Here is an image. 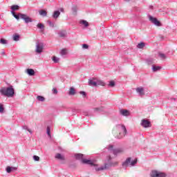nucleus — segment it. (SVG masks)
Instances as JSON below:
<instances>
[{
  "label": "nucleus",
  "mask_w": 177,
  "mask_h": 177,
  "mask_svg": "<svg viewBox=\"0 0 177 177\" xmlns=\"http://www.w3.org/2000/svg\"><path fill=\"white\" fill-rule=\"evenodd\" d=\"M113 133L115 138L122 139L127 135V128L124 124H118L113 129Z\"/></svg>",
  "instance_id": "obj_1"
},
{
  "label": "nucleus",
  "mask_w": 177,
  "mask_h": 177,
  "mask_svg": "<svg viewBox=\"0 0 177 177\" xmlns=\"http://www.w3.org/2000/svg\"><path fill=\"white\" fill-rule=\"evenodd\" d=\"M1 95L7 96V97H12L15 95V89L13 86H10L8 88H3L0 90Z\"/></svg>",
  "instance_id": "obj_2"
},
{
  "label": "nucleus",
  "mask_w": 177,
  "mask_h": 177,
  "mask_svg": "<svg viewBox=\"0 0 177 177\" xmlns=\"http://www.w3.org/2000/svg\"><path fill=\"white\" fill-rule=\"evenodd\" d=\"M107 149L109 151L113 153L115 156H118V154H122V153H124V149L122 148L115 149L114 145H108Z\"/></svg>",
  "instance_id": "obj_3"
},
{
  "label": "nucleus",
  "mask_w": 177,
  "mask_h": 177,
  "mask_svg": "<svg viewBox=\"0 0 177 177\" xmlns=\"http://www.w3.org/2000/svg\"><path fill=\"white\" fill-rule=\"evenodd\" d=\"M138 163V159H135L132 161V158H128L125 162L122 163L123 167H133Z\"/></svg>",
  "instance_id": "obj_4"
},
{
  "label": "nucleus",
  "mask_w": 177,
  "mask_h": 177,
  "mask_svg": "<svg viewBox=\"0 0 177 177\" xmlns=\"http://www.w3.org/2000/svg\"><path fill=\"white\" fill-rule=\"evenodd\" d=\"M44 50V43H41L39 41H37L36 44V50L35 52L37 53H42Z\"/></svg>",
  "instance_id": "obj_5"
},
{
  "label": "nucleus",
  "mask_w": 177,
  "mask_h": 177,
  "mask_svg": "<svg viewBox=\"0 0 177 177\" xmlns=\"http://www.w3.org/2000/svg\"><path fill=\"white\" fill-rule=\"evenodd\" d=\"M19 17L21 19L24 20L25 23H31V21H32L31 18H30V17L27 16L26 15L19 13Z\"/></svg>",
  "instance_id": "obj_6"
},
{
  "label": "nucleus",
  "mask_w": 177,
  "mask_h": 177,
  "mask_svg": "<svg viewBox=\"0 0 177 177\" xmlns=\"http://www.w3.org/2000/svg\"><path fill=\"white\" fill-rule=\"evenodd\" d=\"M151 177H165L166 175L164 173H160L157 171H152L151 173Z\"/></svg>",
  "instance_id": "obj_7"
},
{
  "label": "nucleus",
  "mask_w": 177,
  "mask_h": 177,
  "mask_svg": "<svg viewBox=\"0 0 177 177\" xmlns=\"http://www.w3.org/2000/svg\"><path fill=\"white\" fill-rule=\"evenodd\" d=\"M141 125L144 127V128H149V127H151V124L150 123V122L147 120H142V122H141Z\"/></svg>",
  "instance_id": "obj_8"
},
{
  "label": "nucleus",
  "mask_w": 177,
  "mask_h": 177,
  "mask_svg": "<svg viewBox=\"0 0 177 177\" xmlns=\"http://www.w3.org/2000/svg\"><path fill=\"white\" fill-rule=\"evenodd\" d=\"M149 21H151V23H153V24H155V26H160V21H158L157 18H154L152 16H149Z\"/></svg>",
  "instance_id": "obj_9"
},
{
  "label": "nucleus",
  "mask_w": 177,
  "mask_h": 177,
  "mask_svg": "<svg viewBox=\"0 0 177 177\" xmlns=\"http://www.w3.org/2000/svg\"><path fill=\"white\" fill-rule=\"evenodd\" d=\"M136 92L140 95V96H145V88L142 87H138L136 88Z\"/></svg>",
  "instance_id": "obj_10"
},
{
  "label": "nucleus",
  "mask_w": 177,
  "mask_h": 177,
  "mask_svg": "<svg viewBox=\"0 0 177 177\" xmlns=\"http://www.w3.org/2000/svg\"><path fill=\"white\" fill-rule=\"evenodd\" d=\"M120 113L122 115H124L125 117H128L131 113H129V111L127 109H121L120 111Z\"/></svg>",
  "instance_id": "obj_11"
},
{
  "label": "nucleus",
  "mask_w": 177,
  "mask_h": 177,
  "mask_svg": "<svg viewBox=\"0 0 177 177\" xmlns=\"http://www.w3.org/2000/svg\"><path fill=\"white\" fill-rule=\"evenodd\" d=\"M82 162L83 164H88V165H96L93 164V162H92V160H88V159L82 160Z\"/></svg>",
  "instance_id": "obj_12"
},
{
  "label": "nucleus",
  "mask_w": 177,
  "mask_h": 177,
  "mask_svg": "<svg viewBox=\"0 0 177 177\" xmlns=\"http://www.w3.org/2000/svg\"><path fill=\"white\" fill-rule=\"evenodd\" d=\"M88 85L90 86H97L96 80L95 79H91V80H88Z\"/></svg>",
  "instance_id": "obj_13"
},
{
  "label": "nucleus",
  "mask_w": 177,
  "mask_h": 177,
  "mask_svg": "<svg viewBox=\"0 0 177 177\" xmlns=\"http://www.w3.org/2000/svg\"><path fill=\"white\" fill-rule=\"evenodd\" d=\"M55 158H57V160H61V161H64V160H66L64 156L62 155L61 153H57L55 156Z\"/></svg>",
  "instance_id": "obj_14"
},
{
  "label": "nucleus",
  "mask_w": 177,
  "mask_h": 177,
  "mask_svg": "<svg viewBox=\"0 0 177 177\" xmlns=\"http://www.w3.org/2000/svg\"><path fill=\"white\" fill-rule=\"evenodd\" d=\"M96 85L97 86H104L106 85V83L102 80H96Z\"/></svg>",
  "instance_id": "obj_15"
},
{
  "label": "nucleus",
  "mask_w": 177,
  "mask_h": 177,
  "mask_svg": "<svg viewBox=\"0 0 177 177\" xmlns=\"http://www.w3.org/2000/svg\"><path fill=\"white\" fill-rule=\"evenodd\" d=\"M95 169H96V171H103L104 169H109V165L105 164L104 167H101Z\"/></svg>",
  "instance_id": "obj_16"
},
{
  "label": "nucleus",
  "mask_w": 177,
  "mask_h": 177,
  "mask_svg": "<svg viewBox=\"0 0 177 177\" xmlns=\"http://www.w3.org/2000/svg\"><path fill=\"white\" fill-rule=\"evenodd\" d=\"M40 16H43V17H46L47 15H48V12H46V10H41L39 12Z\"/></svg>",
  "instance_id": "obj_17"
},
{
  "label": "nucleus",
  "mask_w": 177,
  "mask_h": 177,
  "mask_svg": "<svg viewBox=\"0 0 177 177\" xmlns=\"http://www.w3.org/2000/svg\"><path fill=\"white\" fill-rule=\"evenodd\" d=\"M59 16H60V12L59 11H55L53 15V17L54 19H57V17H59Z\"/></svg>",
  "instance_id": "obj_18"
},
{
  "label": "nucleus",
  "mask_w": 177,
  "mask_h": 177,
  "mask_svg": "<svg viewBox=\"0 0 177 177\" xmlns=\"http://www.w3.org/2000/svg\"><path fill=\"white\" fill-rule=\"evenodd\" d=\"M76 160H82V157H84V155L82 153H77L75 156Z\"/></svg>",
  "instance_id": "obj_19"
},
{
  "label": "nucleus",
  "mask_w": 177,
  "mask_h": 177,
  "mask_svg": "<svg viewBox=\"0 0 177 177\" xmlns=\"http://www.w3.org/2000/svg\"><path fill=\"white\" fill-rule=\"evenodd\" d=\"M67 35V33L66 32V31L63 30V31H61L59 33V35L61 38H64V37H66V35Z\"/></svg>",
  "instance_id": "obj_20"
},
{
  "label": "nucleus",
  "mask_w": 177,
  "mask_h": 177,
  "mask_svg": "<svg viewBox=\"0 0 177 177\" xmlns=\"http://www.w3.org/2000/svg\"><path fill=\"white\" fill-rule=\"evenodd\" d=\"M27 73L29 75H35V72L33 71V69H27Z\"/></svg>",
  "instance_id": "obj_21"
},
{
  "label": "nucleus",
  "mask_w": 177,
  "mask_h": 177,
  "mask_svg": "<svg viewBox=\"0 0 177 177\" xmlns=\"http://www.w3.org/2000/svg\"><path fill=\"white\" fill-rule=\"evenodd\" d=\"M69 95H75V88H74L73 87H71L69 90Z\"/></svg>",
  "instance_id": "obj_22"
},
{
  "label": "nucleus",
  "mask_w": 177,
  "mask_h": 177,
  "mask_svg": "<svg viewBox=\"0 0 177 177\" xmlns=\"http://www.w3.org/2000/svg\"><path fill=\"white\" fill-rule=\"evenodd\" d=\"M37 28H39V30H42V31H44L45 26H44V24H38Z\"/></svg>",
  "instance_id": "obj_23"
},
{
  "label": "nucleus",
  "mask_w": 177,
  "mask_h": 177,
  "mask_svg": "<svg viewBox=\"0 0 177 177\" xmlns=\"http://www.w3.org/2000/svg\"><path fill=\"white\" fill-rule=\"evenodd\" d=\"M145 44L143 42H141L140 44H138L137 47L138 48V49H143V48H145Z\"/></svg>",
  "instance_id": "obj_24"
},
{
  "label": "nucleus",
  "mask_w": 177,
  "mask_h": 177,
  "mask_svg": "<svg viewBox=\"0 0 177 177\" xmlns=\"http://www.w3.org/2000/svg\"><path fill=\"white\" fill-rule=\"evenodd\" d=\"M20 39V35L15 34L13 35V41H19Z\"/></svg>",
  "instance_id": "obj_25"
},
{
  "label": "nucleus",
  "mask_w": 177,
  "mask_h": 177,
  "mask_svg": "<svg viewBox=\"0 0 177 177\" xmlns=\"http://www.w3.org/2000/svg\"><path fill=\"white\" fill-rule=\"evenodd\" d=\"M37 100H39V102H45V97L41 96V95H38L37 97Z\"/></svg>",
  "instance_id": "obj_26"
},
{
  "label": "nucleus",
  "mask_w": 177,
  "mask_h": 177,
  "mask_svg": "<svg viewBox=\"0 0 177 177\" xmlns=\"http://www.w3.org/2000/svg\"><path fill=\"white\" fill-rule=\"evenodd\" d=\"M0 44H1V45H6V44H8V40L5 39H1Z\"/></svg>",
  "instance_id": "obj_27"
},
{
  "label": "nucleus",
  "mask_w": 177,
  "mask_h": 177,
  "mask_svg": "<svg viewBox=\"0 0 177 177\" xmlns=\"http://www.w3.org/2000/svg\"><path fill=\"white\" fill-rule=\"evenodd\" d=\"M152 70L154 73H156V71H158V70H161V67H160V66H153Z\"/></svg>",
  "instance_id": "obj_28"
},
{
  "label": "nucleus",
  "mask_w": 177,
  "mask_h": 177,
  "mask_svg": "<svg viewBox=\"0 0 177 177\" xmlns=\"http://www.w3.org/2000/svg\"><path fill=\"white\" fill-rule=\"evenodd\" d=\"M52 60L54 62V63H59V58L56 56L53 57Z\"/></svg>",
  "instance_id": "obj_29"
},
{
  "label": "nucleus",
  "mask_w": 177,
  "mask_h": 177,
  "mask_svg": "<svg viewBox=\"0 0 177 177\" xmlns=\"http://www.w3.org/2000/svg\"><path fill=\"white\" fill-rule=\"evenodd\" d=\"M67 53V49L64 48L61 50V55L64 56V55H66Z\"/></svg>",
  "instance_id": "obj_30"
},
{
  "label": "nucleus",
  "mask_w": 177,
  "mask_h": 177,
  "mask_svg": "<svg viewBox=\"0 0 177 177\" xmlns=\"http://www.w3.org/2000/svg\"><path fill=\"white\" fill-rule=\"evenodd\" d=\"M11 9H12V10H19V6H16V5L12 6L11 7Z\"/></svg>",
  "instance_id": "obj_31"
},
{
  "label": "nucleus",
  "mask_w": 177,
  "mask_h": 177,
  "mask_svg": "<svg viewBox=\"0 0 177 177\" xmlns=\"http://www.w3.org/2000/svg\"><path fill=\"white\" fill-rule=\"evenodd\" d=\"M12 15H13L14 17H15V19H17V20H19V19H20V14H19V15H16V14L13 12H12Z\"/></svg>",
  "instance_id": "obj_32"
},
{
  "label": "nucleus",
  "mask_w": 177,
  "mask_h": 177,
  "mask_svg": "<svg viewBox=\"0 0 177 177\" xmlns=\"http://www.w3.org/2000/svg\"><path fill=\"white\" fill-rule=\"evenodd\" d=\"M109 86H112V87H113V86H115V82H114V81H111L110 82H109Z\"/></svg>",
  "instance_id": "obj_33"
},
{
  "label": "nucleus",
  "mask_w": 177,
  "mask_h": 177,
  "mask_svg": "<svg viewBox=\"0 0 177 177\" xmlns=\"http://www.w3.org/2000/svg\"><path fill=\"white\" fill-rule=\"evenodd\" d=\"M6 171L8 172V174H10V172H12V167H10V166L7 167Z\"/></svg>",
  "instance_id": "obj_34"
},
{
  "label": "nucleus",
  "mask_w": 177,
  "mask_h": 177,
  "mask_svg": "<svg viewBox=\"0 0 177 177\" xmlns=\"http://www.w3.org/2000/svg\"><path fill=\"white\" fill-rule=\"evenodd\" d=\"M81 24H84V26H85V27H88V22L86 21H81Z\"/></svg>",
  "instance_id": "obj_35"
},
{
  "label": "nucleus",
  "mask_w": 177,
  "mask_h": 177,
  "mask_svg": "<svg viewBox=\"0 0 177 177\" xmlns=\"http://www.w3.org/2000/svg\"><path fill=\"white\" fill-rule=\"evenodd\" d=\"M159 56L160 57H161V59H166V56H165V54H162L161 53H159Z\"/></svg>",
  "instance_id": "obj_36"
},
{
  "label": "nucleus",
  "mask_w": 177,
  "mask_h": 177,
  "mask_svg": "<svg viewBox=\"0 0 177 177\" xmlns=\"http://www.w3.org/2000/svg\"><path fill=\"white\" fill-rule=\"evenodd\" d=\"M33 160L35 161H39V156H33Z\"/></svg>",
  "instance_id": "obj_37"
},
{
  "label": "nucleus",
  "mask_w": 177,
  "mask_h": 177,
  "mask_svg": "<svg viewBox=\"0 0 177 177\" xmlns=\"http://www.w3.org/2000/svg\"><path fill=\"white\" fill-rule=\"evenodd\" d=\"M47 134L50 137V127H47Z\"/></svg>",
  "instance_id": "obj_38"
},
{
  "label": "nucleus",
  "mask_w": 177,
  "mask_h": 177,
  "mask_svg": "<svg viewBox=\"0 0 177 177\" xmlns=\"http://www.w3.org/2000/svg\"><path fill=\"white\" fill-rule=\"evenodd\" d=\"M80 95H82L84 97H86V93H85V91H80Z\"/></svg>",
  "instance_id": "obj_39"
},
{
  "label": "nucleus",
  "mask_w": 177,
  "mask_h": 177,
  "mask_svg": "<svg viewBox=\"0 0 177 177\" xmlns=\"http://www.w3.org/2000/svg\"><path fill=\"white\" fill-rule=\"evenodd\" d=\"M3 105L2 104H0V113H3Z\"/></svg>",
  "instance_id": "obj_40"
},
{
  "label": "nucleus",
  "mask_w": 177,
  "mask_h": 177,
  "mask_svg": "<svg viewBox=\"0 0 177 177\" xmlns=\"http://www.w3.org/2000/svg\"><path fill=\"white\" fill-rule=\"evenodd\" d=\"M115 165H118V162H114L110 165V167H115Z\"/></svg>",
  "instance_id": "obj_41"
},
{
  "label": "nucleus",
  "mask_w": 177,
  "mask_h": 177,
  "mask_svg": "<svg viewBox=\"0 0 177 177\" xmlns=\"http://www.w3.org/2000/svg\"><path fill=\"white\" fill-rule=\"evenodd\" d=\"M89 48V46L88 44H83L82 45V48L83 49H88Z\"/></svg>",
  "instance_id": "obj_42"
},
{
  "label": "nucleus",
  "mask_w": 177,
  "mask_h": 177,
  "mask_svg": "<svg viewBox=\"0 0 177 177\" xmlns=\"http://www.w3.org/2000/svg\"><path fill=\"white\" fill-rule=\"evenodd\" d=\"M53 93H55L56 95L57 93V89L53 88Z\"/></svg>",
  "instance_id": "obj_43"
},
{
  "label": "nucleus",
  "mask_w": 177,
  "mask_h": 177,
  "mask_svg": "<svg viewBox=\"0 0 177 177\" xmlns=\"http://www.w3.org/2000/svg\"><path fill=\"white\" fill-rule=\"evenodd\" d=\"M10 168H11V171H16V168L15 167H10Z\"/></svg>",
  "instance_id": "obj_44"
},
{
  "label": "nucleus",
  "mask_w": 177,
  "mask_h": 177,
  "mask_svg": "<svg viewBox=\"0 0 177 177\" xmlns=\"http://www.w3.org/2000/svg\"><path fill=\"white\" fill-rule=\"evenodd\" d=\"M28 131L30 133H32V131L30 129H28Z\"/></svg>",
  "instance_id": "obj_45"
},
{
  "label": "nucleus",
  "mask_w": 177,
  "mask_h": 177,
  "mask_svg": "<svg viewBox=\"0 0 177 177\" xmlns=\"http://www.w3.org/2000/svg\"><path fill=\"white\" fill-rule=\"evenodd\" d=\"M60 11L61 12H64V8H60Z\"/></svg>",
  "instance_id": "obj_46"
},
{
  "label": "nucleus",
  "mask_w": 177,
  "mask_h": 177,
  "mask_svg": "<svg viewBox=\"0 0 177 177\" xmlns=\"http://www.w3.org/2000/svg\"><path fill=\"white\" fill-rule=\"evenodd\" d=\"M111 160V156H109V160Z\"/></svg>",
  "instance_id": "obj_47"
},
{
  "label": "nucleus",
  "mask_w": 177,
  "mask_h": 177,
  "mask_svg": "<svg viewBox=\"0 0 177 177\" xmlns=\"http://www.w3.org/2000/svg\"><path fill=\"white\" fill-rule=\"evenodd\" d=\"M125 1H127V2H129V1H131V0H125Z\"/></svg>",
  "instance_id": "obj_48"
}]
</instances>
